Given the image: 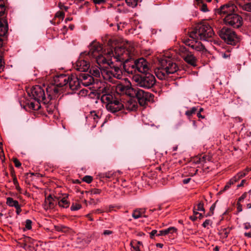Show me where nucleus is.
<instances>
[{"mask_svg": "<svg viewBox=\"0 0 251 251\" xmlns=\"http://www.w3.org/2000/svg\"><path fill=\"white\" fill-rule=\"evenodd\" d=\"M102 102L106 104V109L112 113L119 111L124 107V105L121 101L116 99L113 95H107L103 96Z\"/></svg>", "mask_w": 251, "mask_h": 251, "instance_id": "423d86ee", "label": "nucleus"}, {"mask_svg": "<svg viewBox=\"0 0 251 251\" xmlns=\"http://www.w3.org/2000/svg\"><path fill=\"white\" fill-rule=\"evenodd\" d=\"M115 90L120 94H126L130 97H133L132 92L134 91V88L129 86V85L125 86L122 84H119L116 86Z\"/></svg>", "mask_w": 251, "mask_h": 251, "instance_id": "2eb2a0df", "label": "nucleus"}, {"mask_svg": "<svg viewBox=\"0 0 251 251\" xmlns=\"http://www.w3.org/2000/svg\"><path fill=\"white\" fill-rule=\"evenodd\" d=\"M115 48H116L114 49H112L111 48H110L109 49H108L107 51H111L112 50L114 52V50ZM107 52L108 51L104 53L102 50V48L100 44L97 42L94 41L92 43L90 46V50L88 52V54L89 55L95 57L96 58V61H97V57L100 55L105 56L106 59H108L106 56Z\"/></svg>", "mask_w": 251, "mask_h": 251, "instance_id": "9b49d317", "label": "nucleus"}, {"mask_svg": "<svg viewBox=\"0 0 251 251\" xmlns=\"http://www.w3.org/2000/svg\"><path fill=\"white\" fill-rule=\"evenodd\" d=\"M90 93V90L82 89L79 92V93H78V95L79 96V97H85L87 96L88 95H89Z\"/></svg>", "mask_w": 251, "mask_h": 251, "instance_id": "c756f323", "label": "nucleus"}, {"mask_svg": "<svg viewBox=\"0 0 251 251\" xmlns=\"http://www.w3.org/2000/svg\"><path fill=\"white\" fill-rule=\"evenodd\" d=\"M197 211H204V209L203 207V204L201 202H200L197 205Z\"/></svg>", "mask_w": 251, "mask_h": 251, "instance_id": "a19ab883", "label": "nucleus"}, {"mask_svg": "<svg viewBox=\"0 0 251 251\" xmlns=\"http://www.w3.org/2000/svg\"><path fill=\"white\" fill-rule=\"evenodd\" d=\"M21 207L20 205H19V206L15 207V208L16 209V213L17 215H19L22 211V209H21Z\"/></svg>", "mask_w": 251, "mask_h": 251, "instance_id": "3c124183", "label": "nucleus"}, {"mask_svg": "<svg viewBox=\"0 0 251 251\" xmlns=\"http://www.w3.org/2000/svg\"><path fill=\"white\" fill-rule=\"evenodd\" d=\"M101 192V190L98 189H94L91 191L92 194L94 195L100 194Z\"/></svg>", "mask_w": 251, "mask_h": 251, "instance_id": "c03bdc74", "label": "nucleus"}, {"mask_svg": "<svg viewBox=\"0 0 251 251\" xmlns=\"http://www.w3.org/2000/svg\"><path fill=\"white\" fill-rule=\"evenodd\" d=\"M246 175V172H241L238 173L233 178L234 182H236L239 180L242 177L245 176Z\"/></svg>", "mask_w": 251, "mask_h": 251, "instance_id": "7c9ffc66", "label": "nucleus"}, {"mask_svg": "<svg viewBox=\"0 0 251 251\" xmlns=\"http://www.w3.org/2000/svg\"><path fill=\"white\" fill-rule=\"evenodd\" d=\"M64 197L62 198L60 200L57 198L58 203L59 206L63 207V208H67L69 206V202L68 201L67 198L68 197V195L65 194L63 195Z\"/></svg>", "mask_w": 251, "mask_h": 251, "instance_id": "5701e85b", "label": "nucleus"}, {"mask_svg": "<svg viewBox=\"0 0 251 251\" xmlns=\"http://www.w3.org/2000/svg\"><path fill=\"white\" fill-rule=\"evenodd\" d=\"M214 34L213 29L208 24H200L190 33L189 37L184 39L183 43L197 51L204 52L206 51L205 48L197 40L199 38L201 40L208 41Z\"/></svg>", "mask_w": 251, "mask_h": 251, "instance_id": "7ed1b4c3", "label": "nucleus"}, {"mask_svg": "<svg viewBox=\"0 0 251 251\" xmlns=\"http://www.w3.org/2000/svg\"><path fill=\"white\" fill-rule=\"evenodd\" d=\"M55 206L54 200L52 196L50 195L46 198L44 208L45 210H49L53 209Z\"/></svg>", "mask_w": 251, "mask_h": 251, "instance_id": "a211bd4d", "label": "nucleus"}, {"mask_svg": "<svg viewBox=\"0 0 251 251\" xmlns=\"http://www.w3.org/2000/svg\"><path fill=\"white\" fill-rule=\"evenodd\" d=\"M40 103V102L38 100H34V101H30L27 103V106L30 109L37 110L39 109L41 106Z\"/></svg>", "mask_w": 251, "mask_h": 251, "instance_id": "b1692460", "label": "nucleus"}, {"mask_svg": "<svg viewBox=\"0 0 251 251\" xmlns=\"http://www.w3.org/2000/svg\"><path fill=\"white\" fill-rule=\"evenodd\" d=\"M5 10L3 0H0V19L4 18L3 16Z\"/></svg>", "mask_w": 251, "mask_h": 251, "instance_id": "c85d7f7f", "label": "nucleus"}, {"mask_svg": "<svg viewBox=\"0 0 251 251\" xmlns=\"http://www.w3.org/2000/svg\"><path fill=\"white\" fill-rule=\"evenodd\" d=\"M246 20L251 22V14L246 15Z\"/></svg>", "mask_w": 251, "mask_h": 251, "instance_id": "864d4df0", "label": "nucleus"}, {"mask_svg": "<svg viewBox=\"0 0 251 251\" xmlns=\"http://www.w3.org/2000/svg\"><path fill=\"white\" fill-rule=\"evenodd\" d=\"M212 224V222L210 220H206L202 224V226L207 227L208 226H211Z\"/></svg>", "mask_w": 251, "mask_h": 251, "instance_id": "ea45409f", "label": "nucleus"}, {"mask_svg": "<svg viewBox=\"0 0 251 251\" xmlns=\"http://www.w3.org/2000/svg\"><path fill=\"white\" fill-rule=\"evenodd\" d=\"M133 251H140L139 247L137 246H132Z\"/></svg>", "mask_w": 251, "mask_h": 251, "instance_id": "5fc2aeb1", "label": "nucleus"}, {"mask_svg": "<svg viewBox=\"0 0 251 251\" xmlns=\"http://www.w3.org/2000/svg\"><path fill=\"white\" fill-rule=\"evenodd\" d=\"M93 1L96 4H103L106 2V0H93Z\"/></svg>", "mask_w": 251, "mask_h": 251, "instance_id": "37998d69", "label": "nucleus"}, {"mask_svg": "<svg viewBox=\"0 0 251 251\" xmlns=\"http://www.w3.org/2000/svg\"><path fill=\"white\" fill-rule=\"evenodd\" d=\"M32 222L30 220L27 219L25 221V228L26 229L29 230L32 228Z\"/></svg>", "mask_w": 251, "mask_h": 251, "instance_id": "c9c22d12", "label": "nucleus"}, {"mask_svg": "<svg viewBox=\"0 0 251 251\" xmlns=\"http://www.w3.org/2000/svg\"><path fill=\"white\" fill-rule=\"evenodd\" d=\"M137 104L131 100L128 101L126 104V108L129 110H134L136 108Z\"/></svg>", "mask_w": 251, "mask_h": 251, "instance_id": "bb28decb", "label": "nucleus"}, {"mask_svg": "<svg viewBox=\"0 0 251 251\" xmlns=\"http://www.w3.org/2000/svg\"><path fill=\"white\" fill-rule=\"evenodd\" d=\"M245 181L246 180L245 179L242 180L241 183L238 185V187L242 186L244 185V183L245 182Z\"/></svg>", "mask_w": 251, "mask_h": 251, "instance_id": "13d9d810", "label": "nucleus"}, {"mask_svg": "<svg viewBox=\"0 0 251 251\" xmlns=\"http://www.w3.org/2000/svg\"><path fill=\"white\" fill-rule=\"evenodd\" d=\"M102 211L98 209H97L96 210L94 211V213H101Z\"/></svg>", "mask_w": 251, "mask_h": 251, "instance_id": "e2e57ef3", "label": "nucleus"}, {"mask_svg": "<svg viewBox=\"0 0 251 251\" xmlns=\"http://www.w3.org/2000/svg\"><path fill=\"white\" fill-rule=\"evenodd\" d=\"M128 52L125 53L124 50L120 49H115L114 54L112 50L108 51L106 59L102 55L97 57L98 68H92L90 69V73L95 77H100V75L105 80L114 83V78L121 79L123 76V72L118 67L114 66L113 68H107L111 64L117 61H123L127 59Z\"/></svg>", "mask_w": 251, "mask_h": 251, "instance_id": "f257e3e1", "label": "nucleus"}, {"mask_svg": "<svg viewBox=\"0 0 251 251\" xmlns=\"http://www.w3.org/2000/svg\"><path fill=\"white\" fill-rule=\"evenodd\" d=\"M81 83L85 86H88L94 82V78L90 75L86 74H83L82 75Z\"/></svg>", "mask_w": 251, "mask_h": 251, "instance_id": "6ab92c4d", "label": "nucleus"}, {"mask_svg": "<svg viewBox=\"0 0 251 251\" xmlns=\"http://www.w3.org/2000/svg\"><path fill=\"white\" fill-rule=\"evenodd\" d=\"M235 182H234L233 178L232 179H231L230 180L226 185V186H225V187L224 188L223 191H225V190H227V189H228L230 187V185L231 184H234Z\"/></svg>", "mask_w": 251, "mask_h": 251, "instance_id": "4c0bfd02", "label": "nucleus"}, {"mask_svg": "<svg viewBox=\"0 0 251 251\" xmlns=\"http://www.w3.org/2000/svg\"><path fill=\"white\" fill-rule=\"evenodd\" d=\"M215 207H216V204H215V203H214L212 204V205L210 208V210L212 212V214H213V211L215 209Z\"/></svg>", "mask_w": 251, "mask_h": 251, "instance_id": "603ef678", "label": "nucleus"}, {"mask_svg": "<svg viewBox=\"0 0 251 251\" xmlns=\"http://www.w3.org/2000/svg\"><path fill=\"white\" fill-rule=\"evenodd\" d=\"M197 116H198V117H199V118H204V117H203V116H202L201 114V113H198L197 114Z\"/></svg>", "mask_w": 251, "mask_h": 251, "instance_id": "69168bd1", "label": "nucleus"}, {"mask_svg": "<svg viewBox=\"0 0 251 251\" xmlns=\"http://www.w3.org/2000/svg\"><path fill=\"white\" fill-rule=\"evenodd\" d=\"M214 250L215 251H219V247L218 246H216L215 248H214Z\"/></svg>", "mask_w": 251, "mask_h": 251, "instance_id": "338daca9", "label": "nucleus"}, {"mask_svg": "<svg viewBox=\"0 0 251 251\" xmlns=\"http://www.w3.org/2000/svg\"><path fill=\"white\" fill-rule=\"evenodd\" d=\"M13 162L16 167H20L21 166V163L17 158H14Z\"/></svg>", "mask_w": 251, "mask_h": 251, "instance_id": "79ce46f5", "label": "nucleus"}, {"mask_svg": "<svg viewBox=\"0 0 251 251\" xmlns=\"http://www.w3.org/2000/svg\"><path fill=\"white\" fill-rule=\"evenodd\" d=\"M144 212L143 210L142 209H136L134 210L132 213V216L133 218L135 219H138L142 216L143 213Z\"/></svg>", "mask_w": 251, "mask_h": 251, "instance_id": "cd10ccee", "label": "nucleus"}, {"mask_svg": "<svg viewBox=\"0 0 251 251\" xmlns=\"http://www.w3.org/2000/svg\"><path fill=\"white\" fill-rule=\"evenodd\" d=\"M29 96L34 100H38L40 102L43 101L44 103L47 101L46 100L44 90L39 85H36L31 88Z\"/></svg>", "mask_w": 251, "mask_h": 251, "instance_id": "ddd939ff", "label": "nucleus"}, {"mask_svg": "<svg viewBox=\"0 0 251 251\" xmlns=\"http://www.w3.org/2000/svg\"><path fill=\"white\" fill-rule=\"evenodd\" d=\"M201 10L203 12H206L208 11L207 6L206 4H203L201 7Z\"/></svg>", "mask_w": 251, "mask_h": 251, "instance_id": "09e8293b", "label": "nucleus"}, {"mask_svg": "<svg viewBox=\"0 0 251 251\" xmlns=\"http://www.w3.org/2000/svg\"><path fill=\"white\" fill-rule=\"evenodd\" d=\"M99 93L101 95V101H102V97L105 95H113L112 89L110 86L106 85L103 87L100 88Z\"/></svg>", "mask_w": 251, "mask_h": 251, "instance_id": "4be33fe9", "label": "nucleus"}, {"mask_svg": "<svg viewBox=\"0 0 251 251\" xmlns=\"http://www.w3.org/2000/svg\"><path fill=\"white\" fill-rule=\"evenodd\" d=\"M23 248L26 251H35V248L33 246H27L25 244H24V245L23 246Z\"/></svg>", "mask_w": 251, "mask_h": 251, "instance_id": "72a5a7b5", "label": "nucleus"}, {"mask_svg": "<svg viewBox=\"0 0 251 251\" xmlns=\"http://www.w3.org/2000/svg\"><path fill=\"white\" fill-rule=\"evenodd\" d=\"M251 227V225L249 224H245V228L246 229H249Z\"/></svg>", "mask_w": 251, "mask_h": 251, "instance_id": "4d7b16f0", "label": "nucleus"}, {"mask_svg": "<svg viewBox=\"0 0 251 251\" xmlns=\"http://www.w3.org/2000/svg\"><path fill=\"white\" fill-rule=\"evenodd\" d=\"M197 110L195 107H192L190 110H187L185 112V115L190 118L193 114H195Z\"/></svg>", "mask_w": 251, "mask_h": 251, "instance_id": "2f4dec72", "label": "nucleus"}, {"mask_svg": "<svg viewBox=\"0 0 251 251\" xmlns=\"http://www.w3.org/2000/svg\"><path fill=\"white\" fill-rule=\"evenodd\" d=\"M115 49H120L124 50L125 53L128 52L127 59L123 61H117L120 65H123V67L128 73L132 74L134 72H138L141 73H147L150 69L149 64L144 58H140L135 60H130L131 57L134 55V46L133 43L126 42L124 47H118Z\"/></svg>", "mask_w": 251, "mask_h": 251, "instance_id": "f03ea898", "label": "nucleus"}, {"mask_svg": "<svg viewBox=\"0 0 251 251\" xmlns=\"http://www.w3.org/2000/svg\"><path fill=\"white\" fill-rule=\"evenodd\" d=\"M234 2H235L234 1ZM237 6L236 4L233 3H228L223 6H221L218 9V13L220 15H226V16L229 14H232L237 9Z\"/></svg>", "mask_w": 251, "mask_h": 251, "instance_id": "4468645a", "label": "nucleus"}, {"mask_svg": "<svg viewBox=\"0 0 251 251\" xmlns=\"http://www.w3.org/2000/svg\"><path fill=\"white\" fill-rule=\"evenodd\" d=\"M247 206L248 208H251V203L247 204Z\"/></svg>", "mask_w": 251, "mask_h": 251, "instance_id": "774afa93", "label": "nucleus"}, {"mask_svg": "<svg viewBox=\"0 0 251 251\" xmlns=\"http://www.w3.org/2000/svg\"><path fill=\"white\" fill-rule=\"evenodd\" d=\"M222 56H223V57H224L225 58H226L229 57V55H226L225 53H222Z\"/></svg>", "mask_w": 251, "mask_h": 251, "instance_id": "0e129e2a", "label": "nucleus"}, {"mask_svg": "<svg viewBox=\"0 0 251 251\" xmlns=\"http://www.w3.org/2000/svg\"><path fill=\"white\" fill-rule=\"evenodd\" d=\"M132 93L133 97L135 95L138 99L139 104L142 106L145 105L147 101H152L153 99L152 94L138 88H134Z\"/></svg>", "mask_w": 251, "mask_h": 251, "instance_id": "9d476101", "label": "nucleus"}, {"mask_svg": "<svg viewBox=\"0 0 251 251\" xmlns=\"http://www.w3.org/2000/svg\"><path fill=\"white\" fill-rule=\"evenodd\" d=\"M6 203L8 206L14 207L15 208L20 205L17 201L14 200L13 198L10 197L7 198Z\"/></svg>", "mask_w": 251, "mask_h": 251, "instance_id": "a878e982", "label": "nucleus"}, {"mask_svg": "<svg viewBox=\"0 0 251 251\" xmlns=\"http://www.w3.org/2000/svg\"><path fill=\"white\" fill-rule=\"evenodd\" d=\"M163 245L161 243H157L156 244V247H159L160 248H162L163 247Z\"/></svg>", "mask_w": 251, "mask_h": 251, "instance_id": "680f3d73", "label": "nucleus"}, {"mask_svg": "<svg viewBox=\"0 0 251 251\" xmlns=\"http://www.w3.org/2000/svg\"><path fill=\"white\" fill-rule=\"evenodd\" d=\"M158 233L157 231L156 230H153L151 231V232L150 233V236L151 238H152L153 236L154 235H156Z\"/></svg>", "mask_w": 251, "mask_h": 251, "instance_id": "49530a36", "label": "nucleus"}, {"mask_svg": "<svg viewBox=\"0 0 251 251\" xmlns=\"http://www.w3.org/2000/svg\"><path fill=\"white\" fill-rule=\"evenodd\" d=\"M81 206L80 204L78 203H73L71 207V209L72 211L77 210L80 209Z\"/></svg>", "mask_w": 251, "mask_h": 251, "instance_id": "f704fd0d", "label": "nucleus"}, {"mask_svg": "<svg viewBox=\"0 0 251 251\" xmlns=\"http://www.w3.org/2000/svg\"><path fill=\"white\" fill-rule=\"evenodd\" d=\"M68 83L70 89L72 90L77 89L81 84V80L80 81L77 77L75 76H70Z\"/></svg>", "mask_w": 251, "mask_h": 251, "instance_id": "f3484780", "label": "nucleus"}, {"mask_svg": "<svg viewBox=\"0 0 251 251\" xmlns=\"http://www.w3.org/2000/svg\"><path fill=\"white\" fill-rule=\"evenodd\" d=\"M92 180V177L89 176H86L83 178V180L88 183H91Z\"/></svg>", "mask_w": 251, "mask_h": 251, "instance_id": "58836bf2", "label": "nucleus"}, {"mask_svg": "<svg viewBox=\"0 0 251 251\" xmlns=\"http://www.w3.org/2000/svg\"><path fill=\"white\" fill-rule=\"evenodd\" d=\"M126 2L128 6L134 7L137 5L138 0H126Z\"/></svg>", "mask_w": 251, "mask_h": 251, "instance_id": "473e14b6", "label": "nucleus"}, {"mask_svg": "<svg viewBox=\"0 0 251 251\" xmlns=\"http://www.w3.org/2000/svg\"><path fill=\"white\" fill-rule=\"evenodd\" d=\"M224 22L227 25L235 28H239L242 25V18L237 14H229L226 16Z\"/></svg>", "mask_w": 251, "mask_h": 251, "instance_id": "f8f14e48", "label": "nucleus"}, {"mask_svg": "<svg viewBox=\"0 0 251 251\" xmlns=\"http://www.w3.org/2000/svg\"><path fill=\"white\" fill-rule=\"evenodd\" d=\"M237 205V208L238 212H241L242 211V206L240 202H238Z\"/></svg>", "mask_w": 251, "mask_h": 251, "instance_id": "de8ad7c7", "label": "nucleus"}, {"mask_svg": "<svg viewBox=\"0 0 251 251\" xmlns=\"http://www.w3.org/2000/svg\"><path fill=\"white\" fill-rule=\"evenodd\" d=\"M245 235L247 237L251 238V232H246L245 233Z\"/></svg>", "mask_w": 251, "mask_h": 251, "instance_id": "6e6d98bb", "label": "nucleus"}, {"mask_svg": "<svg viewBox=\"0 0 251 251\" xmlns=\"http://www.w3.org/2000/svg\"><path fill=\"white\" fill-rule=\"evenodd\" d=\"M178 70V66L173 60L164 56L158 60V64L154 70L156 77L160 80L167 79L170 74L176 73Z\"/></svg>", "mask_w": 251, "mask_h": 251, "instance_id": "20e7f679", "label": "nucleus"}, {"mask_svg": "<svg viewBox=\"0 0 251 251\" xmlns=\"http://www.w3.org/2000/svg\"><path fill=\"white\" fill-rule=\"evenodd\" d=\"M190 180V178L185 179L183 180V182L184 184H187L189 182Z\"/></svg>", "mask_w": 251, "mask_h": 251, "instance_id": "bf43d9fd", "label": "nucleus"}, {"mask_svg": "<svg viewBox=\"0 0 251 251\" xmlns=\"http://www.w3.org/2000/svg\"><path fill=\"white\" fill-rule=\"evenodd\" d=\"M178 53L187 63L193 67L197 66V57L185 47L180 46L178 49Z\"/></svg>", "mask_w": 251, "mask_h": 251, "instance_id": "1a4fd4ad", "label": "nucleus"}, {"mask_svg": "<svg viewBox=\"0 0 251 251\" xmlns=\"http://www.w3.org/2000/svg\"><path fill=\"white\" fill-rule=\"evenodd\" d=\"M197 217L196 216V215H194V216H191V217H190V219H191V220H192V221H195V220L197 219Z\"/></svg>", "mask_w": 251, "mask_h": 251, "instance_id": "052dcab7", "label": "nucleus"}, {"mask_svg": "<svg viewBox=\"0 0 251 251\" xmlns=\"http://www.w3.org/2000/svg\"><path fill=\"white\" fill-rule=\"evenodd\" d=\"M8 30V25L4 18L0 19V36H4Z\"/></svg>", "mask_w": 251, "mask_h": 251, "instance_id": "aec40b11", "label": "nucleus"}, {"mask_svg": "<svg viewBox=\"0 0 251 251\" xmlns=\"http://www.w3.org/2000/svg\"><path fill=\"white\" fill-rule=\"evenodd\" d=\"M75 68L80 72H86L90 69V64L86 60L79 59L75 63Z\"/></svg>", "mask_w": 251, "mask_h": 251, "instance_id": "dca6fc26", "label": "nucleus"}, {"mask_svg": "<svg viewBox=\"0 0 251 251\" xmlns=\"http://www.w3.org/2000/svg\"><path fill=\"white\" fill-rule=\"evenodd\" d=\"M176 231L177 229L175 227H170L167 229L159 231L157 236H164L169 234H173L174 233H176Z\"/></svg>", "mask_w": 251, "mask_h": 251, "instance_id": "412c9836", "label": "nucleus"}, {"mask_svg": "<svg viewBox=\"0 0 251 251\" xmlns=\"http://www.w3.org/2000/svg\"><path fill=\"white\" fill-rule=\"evenodd\" d=\"M132 81L135 82L138 86L149 89L154 85L155 78L152 75L149 73L143 76L135 75L132 77Z\"/></svg>", "mask_w": 251, "mask_h": 251, "instance_id": "0eeeda50", "label": "nucleus"}, {"mask_svg": "<svg viewBox=\"0 0 251 251\" xmlns=\"http://www.w3.org/2000/svg\"><path fill=\"white\" fill-rule=\"evenodd\" d=\"M112 233V231L110 230H105L103 232V234L105 236L110 235Z\"/></svg>", "mask_w": 251, "mask_h": 251, "instance_id": "8fccbe9b", "label": "nucleus"}, {"mask_svg": "<svg viewBox=\"0 0 251 251\" xmlns=\"http://www.w3.org/2000/svg\"><path fill=\"white\" fill-rule=\"evenodd\" d=\"M4 64V62L3 61V57L0 54V73L3 70Z\"/></svg>", "mask_w": 251, "mask_h": 251, "instance_id": "e433bc0d", "label": "nucleus"}, {"mask_svg": "<svg viewBox=\"0 0 251 251\" xmlns=\"http://www.w3.org/2000/svg\"><path fill=\"white\" fill-rule=\"evenodd\" d=\"M99 112L95 111H91L89 115V119H93L95 123H97L100 118Z\"/></svg>", "mask_w": 251, "mask_h": 251, "instance_id": "393cba45", "label": "nucleus"}, {"mask_svg": "<svg viewBox=\"0 0 251 251\" xmlns=\"http://www.w3.org/2000/svg\"><path fill=\"white\" fill-rule=\"evenodd\" d=\"M219 35L228 44L234 45L238 41L235 31L227 27H223L220 31Z\"/></svg>", "mask_w": 251, "mask_h": 251, "instance_id": "6e6552de", "label": "nucleus"}, {"mask_svg": "<svg viewBox=\"0 0 251 251\" xmlns=\"http://www.w3.org/2000/svg\"><path fill=\"white\" fill-rule=\"evenodd\" d=\"M70 76L61 74L54 78V83L49 85L46 88L48 99H55L58 95L61 87L68 84Z\"/></svg>", "mask_w": 251, "mask_h": 251, "instance_id": "39448f33", "label": "nucleus"}, {"mask_svg": "<svg viewBox=\"0 0 251 251\" xmlns=\"http://www.w3.org/2000/svg\"><path fill=\"white\" fill-rule=\"evenodd\" d=\"M247 197V194L246 193H244L239 198V200H238V201L239 202H240L241 201H243Z\"/></svg>", "mask_w": 251, "mask_h": 251, "instance_id": "a18cd8bd", "label": "nucleus"}]
</instances>
